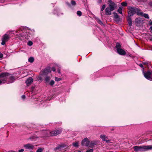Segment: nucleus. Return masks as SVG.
<instances>
[{"instance_id": "obj_12", "label": "nucleus", "mask_w": 152, "mask_h": 152, "mask_svg": "<svg viewBox=\"0 0 152 152\" xmlns=\"http://www.w3.org/2000/svg\"><path fill=\"white\" fill-rule=\"evenodd\" d=\"M109 7H107L105 9V15H109L111 14V11H113Z\"/></svg>"}, {"instance_id": "obj_37", "label": "nucleus", "mask_w": 152, "mask_h": 152, "mask_svg": "<svg viewBox=\"0 0 152 152\" xmlns=\"http://www.w3.org/2000/svg\"><path fill=\"white\" fill-rule=\"evenodd\" d=\"M139 66L142 68H143V65H142V64H140L139 65Z\"/></svg>"}, {"instance_id": "obj_1", "label": "nucleus", "mask_w": 152, "mask_h": 152, "mask_svg": "<svg viewBox=\"0 0 152 152\" xmlns=\"http://www.w3.org/2000/svg\"><path fill=\"white\" fill-rule=\"evenodd\" d=\"M134 150L136 152L148 151L152 149V145L142 146H135L133 147Z\"/></svg>"}, {"instance_id": "obj_19", "label": "nucleus", "mask_w": 152, "mask_h": 152, "mask_svg": "<svg viewBox=\"0 0 152 152\" xmlns=\"http://www.w3.org/2000/svg\"><path fill=\"white\" fill-rule=\"evenodd\" d=\"M128 22L129 24V25L130 26H131L132 25V19L130 17H129L127 19Z\"/></svg>"}, {"instance_id": "obj_28", "label": "nucleus", "mask_w": 152, "mask_h": 152, "mask_svg": "<svg viewBox=\"0 0 152 152\" xmlns=\"http://www.w3.org/2000/svg\"><path fill=\"white\" fill-rule=\"evenodd\" d=\"M54 81L53 80H51L50 81L49 84L51 86H53L54 84Z\"/></svg>"}, {"instance_id": "obj_16", "label": "nucleus", "mask_w": 152, "mask_h": 152, "mask_svg": "<svg viewBox=\"0 0 152 152\" xmlns=\"http://www.w3.org/2000/svg\"><path fill=\"white\" fill-rule=\"evenodd\" d=\"M96 143L95 142L91 141V142H90L89 146H88L93 148L94 147V146L96 145Z\"/></svg>"}, {"instance_id": "obj_46", "label": "nucleus", "mask_w": 152, "mask_h": 152, "mask_svg": "<svg viewBox=\"0 0 152 152\" xmlns=\"http://www.w3.org/2000/svg\"><path fill=\"white\" fill-rule=\"evenodd\" d=\"M11 152H16L15 151H12Z\"/></svg>"}, {"instance_id": "obj_3", "label": "nucleus", "mask_w": 152, "mask_h": 152, "mask_svg": "<svg viewBox=\"0 0 152 152\" xmlns=\"http://www.w3.org/2000/svg\"><path fill=\"white\" fill-rule=\"evenodd\" d=\"M9 74L7 73H3L0 75V80L4 83L6 81Z\"/></svg>"}, {"instance_id": "obj_23", "label": "nucleus", "mask_w": 152, "mask_h": 152, "mask_svg": "<svg viewBox=\"0 0 152 152\" xmlns=\"http://www.w3.org/2000/svg\"><path fill=\"white\" fill-rule=\"evenodd\" d=\"M117 11L120 14L122 15V14H123L122 9L121 7H119L118 8V9Z\"/></svg>"}, {"instance_id": "obj_35", "label": "nucleus", "mask_w": 152, "mask_h": 152, "mask_svg": "<svg viewBox=\"0 0 152 152\" xmlns=\"http://www.w3.org/2000/svg\"><path fill=\"white\" fill-rule=\"evenodd\" d=\"M24 151V150L23 149H22L18 151V152H23Z\"/></svg>"}, {"instance_id": "obj_5", "label": "nucleus", "mask_w": 152, "mask_h": 152, "mask_svg": "<svg viewBox=\"0 0 152 152\" xmlns=\"http://www.w3.org/2000/svg\"><path fill=\"white\" fill-rule=\"evenodd\" d=\"M10 38V36L7 34L4 35L2 37L1 40V44L4 45L5 44L6 42H7L9 39Z\"/></svg>"}, {"instance_id": "obj_11", "label": "nucleus", "mask_w": 152, "mask_h": 152, "mask_svg": "<svg viewBox=\"0 0 152 152\" xmlns=\"http://www.w3.org/2000/svg\"><path fill=\"white\" fill-rule=\"evenodd\" d=\"M137 14L138 15H140L144 17L145 18L148 19L149 18V16L148 14H143L142 12H137Z\"/></svg>"}, {"instance_id": "obj_8", "label": "nucleus", "mask_w": 152, "mask_h": 152, "mask_svg": "<svg viewBox=\"0 0 152 152\" xmlns=\"http://www.w3.org/2000/svg\"><path fill=\"white\" fill-rule=\"evenodd\" d=\"M90 141L87 138H84L82 141L81 145L82 146H89Z\"/></svg>"}, {"instance_id": "obj_44", "label": "nucleus", "mask_w": 152, "mask_h": 152, "mask_svg": "<svg viewBox=\"0 0 152 152\" xmlns=\"http://www.w3.org/2000/svg\"><path fill=\"white\" fill-rule=\"evenodd\" d=\"M2 83H2V81H1V80H0V84Z\"/></svg>"}, {"instance_id": "obj_7", "label": "nucleus", "mask_w": 152, "mask_h": 152, "mask_svg": "<svg viewBox=\"0 0 152 152\" xmlns=\"http://www.w3.org/2000/svg\"><path fill=\"white\" fill-rule=\"evenodd\" d=\"M152 73V72L148 71L144 73V75L146 79L152 81V77H151Z\"/></svg>"}, {"instance_id": "obj_29", "label": "nucleus", "mask_w": 152, "mask_h": 152, "mask_svg": "<svg viewBox=\"0 0 152 152\" xmlns=\"http://www.w3.org/2000/svg\"><path fill=\"white\" fill-rule=\"evenodd\" d=\"M78 142H76L75 143H73V145L75 147H77L78 146Z\"/></svg>"}, {"instance_id": "obj_21", "label": "nucleus", "mask_w": 152, "mask_h": 152, "mask_svg": "<svg viewBox=\"0 0 152 152\" xmlns=\"http://www.w3.org/2000/svg\"><path fill=\"white\" fill-rule=\"evenodd\" d=\"M34 58L33 57H31L28 59V62L30 63H32L34 61Z\"/></svg>"}, {"instance_id": "obj_40", "label": "nucleus", "mask_w": 152, "mask_h": 152, "mask_svg": "<svg viewBox=\"0 0 152 152\" xmlns=\"http://www.w3.org/2000/svg\"><path fill=\"white\" fill-rule=\"evenodd\" d=\"M102 0H99L98 1V3H101L102 2Z\"/></svg>"}, {"instance_id": "obj_36", "label": "nucleus", "mask_w": 152, "mask_h": 152, "mask_svg": "<svg viewBox=\"0 0 152 152\" xmlns=\"http://www.w3.org/2000/svg\"><path fill=\"white\" fill-rule=\"evenodd\" d=\"M3 57V55L1 53H0V58H1Z\"/></svg>"}, {"instance_id": "obj_43", "label": "nucleus", "mask_w": 152, "mask_h": 152, "mask_svg": "<svg viewBox=\"0 0 152 152\" xmlns=\"http://www.w3.org/2000/svg\"><path fill=\"white\" fill-rule=\"evenodd\" d=\"M150 29L151 30V31H152V26H151L150 27Z\"/></svg>"}, {"instance_id": "obj_38", "label": "nucleus", "mask_w": 152, "mask_h": 152, "mask_svg": "<svg viewBox=\"0 0 152 152\" xmlns=\"http://www.w3.org/2000/svg\"><path fill=\"white\" fill-rule=\"evenodd\" d=\"M57 71L59 74H61L60 69L59 68H58L57 70Z\"/></svg>"}, {"instance_id": "obj_27", "label": "nucleus", "mask_w": 152, "mask_h": 152, "mask_svg": "<svg viewBox=\"0 0 152 152\" xmlns=\"http://www.w3.org/2000/svg\"><path fill=\"white\" fill-rule=\"evenodd\" d=\"M121 4L123 6H126L127 5V3L125 2H123L121 3Z\"/></svg>"}, {"instance_id": "obj_24", "label": "nucleus", "mask_w": 152, "mask_h": 152, "mask_svg": "<svg viewBox=\"0 0 152 152\" xmlns=\"http://www.w3.org/2000/svg\"><path fill=\"white\" fill-rule=\"evenodd\" d=\"M121 45L120 43H117L116 45V48H117V49L121 48Z\"/></svg>"}, {"instance_id": "obj_45", "label": "nucleus", "mask_w": 152, "mask_h": 152, "mask_svg": "<svg viewBox=\"0 0 152 152\" xmlns=\"http://www.w3.org/2000/svg\"><path fill=\"white\" fill-rule=\"evenodd\" d=\"M102 12H101V14L102 15Z\"/></svg>"}, {"instance_id": "obj_17", "label": "nucleus", "mask_w": 152, "mask_h": 152, "mask_svg": "<svg viewBox=\"0 0 152 152\" xmlns=\"http://www.w3.org/2000/svg\"><path fill=\"white\" fill-rule=\"evenodd\" d=\"M64 146L65 145L64 144H62L59 145L56 148V150H57L62 149L64 147Z\"/></svg>"}, {"instance_id": "obj_14", "label": "nucleus", "mask_w": 152, "mask_h": 152, "mask_svg": "<svg viewBox=\"0 0 152 152\" xmlns=\"http://www.w3.org/2000/svg\"><path fill=\"white\" fill-rule=\"evenodd\" d=\"M33 79L32 77H29L26 81V83L27 86L30 85L33 82Z\"/></svg>"}, {"instance_id": "obj_47", "label": "nucleus", "mask_w": 152, "mask_h": 152, "mask_svg": "<svg viewBox=\"0 0 152 152\" xmlns=\"http://www.w3.org/2000/svg\"><path fill=\"white\" fill-rule=\"evenodd\" d=\"M100 22H101V23H102V22L100 20Z\"/></svg>"}, {"instance_id": "obj_31", "label": "nucleus", "mask_w": 152, "mask_h": 152, "mask_svg": "<svg viewBox=\"0 0 152 152\" xmlns=\"http://www.w3.org/2000/svg\"><path fill=\"white\" fill-rule=\"evenodd\" d=\"M42 151L43 149L41 148H39L37 150L36 152H42Z\"/></svg>"}, {"instance_id": "obj_41", "label": "nucleus", "mask_w": 152, "mask_h": 152, "mask_svg": "<svg viewBox=\"0 0 152 152\" xmlns=\"http://www.w3.org/2000/svg\"><path fill=\"white\" fill-rule=\"evenodd\" d=\"M149 24L150 25L152 26V21L149 23Z\"/></svg>"}, {"instance_id": "obj_15", "label": "nucleus", "mask_w": 152, "mask_h": 152, "mask_svg": "<svg viewBox=\"0 0 152 152\" xmlns=\"http://www.w3.org/2000/svg\"><path fill=\"white\" fill-rule=\"evenodd\" d=\"M135 13V11L134 9L132 8V9L130 10L129 12L128 13V16H132Z\"/></svg>"}, {"instance_id": "obj_26", "label": "nucleus", "mask_w": 152, "mask_h": 152, "mask_svg": "<svg viewBox=\"0 0 152 152\" xmlns=\"http://www.w3.org/2000/svg\"><path fill=\"white\" fill-rule=\"evenodd\" d=\"M55 80L56 81H59L62 80V79L61 78H58L57 77H56L55 78Z\"/></svg>"}, {"instance_id": "obj_42", "label": "nucleus", "mask_w": 152, "mask_h": 152, "mask_svg": "<svg viewBox=\"0 0 152 152\" xmlns=\"http://www.w3.org/2000/svg\"><path fill=\"white\" fill-rule=\"evenodd\" d=\"M138 20V19L137 18L135 20V22H137Z\"/></svg>"}, {"instance_id": "obj_13", "label": "nucleus", "mask_w": 152, "mask_h": 152, "mask_svg": "<svg viewBox=\"0 0 152 152\" xmlns=\"http://www.w3.org/2000/svg\"><path fill=\"white\" fill-rule=\"evenodd\" d=\"M117 51L119 54L122 55H124L126 54V52L121 48L117 49Z\"/></svg>"}, {"instance_id": "obj_32", "label": "nucleus", "mask_w": 152, "mask_h": 152, "mask_svg": "<svg viewBox=\"0 0 152 152\" xmlns=\"http://www.w3.org/2000/svg\"><path fill=\"white\" fill-rule=\"evenodd\" d=\"M71 4L73 5H75L76 4V3L75 1L73 0L71 1Z\"/></svg>"}, {"instance_id": "obj_48", "label": "nucleus", "mask_w": 152, "mask_h": 152, "mask_svg": "<svg viewBox=\"0 0 152 152\" xmlns=\"http://www.w3.org/2000/svg\"><path fill=\"white\" fill-rule=\"evenodd\" d=\"M151 40H152V38L151 39Z\"/></svg>"}, {"instance_id": "obj_22", "label": "nucleus", "mask_w": 152, "mask_h": 152, "mask_svg": "<svg viewBox=\"0 0 152 152\" xmlns=\"http://www.w3.org/2000/svg\"><path fill=\"white\" fill-rule=\"evenodd\" d=\"M52 70L53 71L55 72L56 71V69L54 67H53L51 69L50 67H48V73L51 72Z\"/></svg>"}, {"instance_id": "obj_9", "label": "nucleus", "mask_w": 152, "mask_h": 152, "mask_svg": "<svg viewBox=\"0 0 152 152\" xmlns=\"http://www.w3.org/2000/svg\"><path fill=\"white\" fill-rule=\"evenodd\" d=\"M100 137L102 139L103 141H105L106 143L110 142V140H107L108 137L104 134H101L100 136Z\"/></svg>"}, {"instance_id": "obj_39", "label": "nucleus", "mask_w": 152, "mask_h": 152, "mask_svg": "<svg viewBox=\"0 0 152 152\" xmlns=\"http://www.w3.org/2000/svg\"><path fill=\"white\" fill-rule=\"evenodd\" d=\"M22 98L23 99H24L25 98V96L24 95H23L22 96Z\"/></svg>"}, {"instance_id": "obj_10", "label": "nucleus", "mask_w": 152, "mask_h": 152, "mask_svg": "<svg viewBox=\"0 0 152 152\" xmlns=\"http://www.w3.org/2000/svg\"><path fill=\"white\" fill-rule=\"evenodd\" d=\"M24 147L26 149L28 150H32L34 146L28 143L24 145Z\"/></svg>"}, {"instance_id": "obj_49", "label": "nucleus", "mask_w": 152, "mask_h": 152, "mask_svg": "<svg viewBox=\"0 0 152 152\" xmlns=\"http://www.w3.org/2000/svg\"><path fill=\"white\" fill-rule=\"evenodd\" d=\"M152 68V67H151Z\"/></svg>"}, {"instance_id": "obj_4", "label": "nucleus", "mask_w": 152, "mask_h": 152, "mask_svg": "<svg viewBox=\"0 0 152 152\" xmlns=\"http://www.w3.org/2000/svg\"><path fill=\"white\" fill-rule=\"evenodd\" d=\"M108 2L109 4V7L110 8L111 10H114L116 9L117 5L114 2L112 1L111 0H108Z\"/></svg>"}, {"instance_id": "obj_34", "label": "nucleus", "mask_w": 152, "mask_h": 152, "mask_svg": "<svg viewBox=\"0 0 152 152\" xmlns=\"http://www.w3.org/2000/svg\"><path fill=\"white\" fill-rule=\"evenodd\" d=\"M93 151H94V149L93 148H92V149H91L89 150H87L85 152H93Z\"/></svg>"}, {"instance_id": "obj_30", "label": "nucleus", "mask_w": 152, "mask_h": 152, "mask_svg": "<svg viewBox=\"0 0 152 152\" xmlns=\"http://www.w3.org/2000/svg\"><path fill=\"white\" fill-rule=\"evenodd\" d=\"M28 44L29 46H31L32 45L33 43H32V42H31V41H28Z\"/></svg>"}, {"instance_id": "obj_18", "label": "nucleus", "mask_w": 152, "mask_h": 152, "mask_svg": "<svg viewBox=\"0 0 152 152\" xmlns=\"http://www.w3.org/2000/svg\"><path fill=\"white\" fill-rule=\"evenodd\" d=\"M15 79V77L14 76H12L10 77L9 83H12Z\"/></svg>"}, {"instance_id": "obj_25", "label": "nucleus", "mask_w": 152, "mask_h": 152, "mask_svg": "<svg viewBox=\"0 0 152 152\" xmlns=\"http://www.w3.org/2000/svg\"><path fill=\"white\" fill-rule=\"evenodd\" d=\"M77 14L79 16H80L82 15V12L80 11H77Z\"/></svg>"}, {"instance_id": "obj_33", "label": "nucleus", "mask_w": 152, "mask_h": 152, "mask_svg": "<svg viewBox=\"0 0 152 152\" xmlns=\"http://www.w3.org/2000/svg\"><path fill=\"white\" fill-rule=\"evenodd\" d=\"M105 7V4L103 5L102 6V7L101 9V11H103Z\"/></svg>"}, {"instance_id": "obj_20", "label": "nucleus", "mask_w": 152, "mask_h": 152, "mask_svg": "<svg viewBox=\"0 0 152 152\" xmlns=\"http://www.w3.org/2000/svg\"><path fill=\"white\" fill-rule=\"evenodd\" d=\"M113 14L114 15V18H115L116 20H118L119 19V16L118 15L117 13L115 12H113Z\"/></svg>"}, {"instance_id": "obj_2", "label": "nucleus", "mask_w": 152, "mask_h": 152, "mask_svg": "<svg viewBox=\"0 0 152 152\" xmlns=\"http://www.w3.org/2000/svg\"><path fill=\"white\" fill-rule=\"evenodd\" d=\"M40 74L42 78H45L46 82H48V69L46 68L40 72Z\"/></svg>"}, {"instance_id": "obj_6", "label": "nucleus", "mask_w": 152, "mask_h": 152, "mask_svg": "<svg viewBox=\"0 0 152 152\" xmlns=\"http://www.w3.org/2000/svg\"><path fill=\"white\" fill-rule=\"evenodd\" d=\"M62 129H58L51 131L50 133L51 136H55L60 134L62 132Z\"/></svg>"}]
</instances>
